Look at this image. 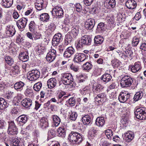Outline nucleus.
Listing matches in <instances>:
<instances>
[{
    "instance_id": "obj_1",
    "label": "nucleus",
    "mask_w": 146,
    "mask_h": 146,
    "mask_svg": "<svg viewBox=\"0 0 146 146\" xmlns=\"http://www.w3.org/2000/svg\"><path fill=\"white\" fill-rule=\"evenodd\" d=\"M120 84L123 88L130 86L133 83L134 78L127 74L121 76Z\"/></svg>"
},
{
    "instance_id": "obj_2",
    "label": "nucleus",
    "mask_w": 146,
    "mask_h": 146,
    "mask_svg": "<svg viewBox=\"0 0 146 146\" xmlns=\"http://www.w3.org/2000/svg\"><path fill=\"white\" fill-rule=\"evenodd\" d=\"M68 139L70 142L79 143L82 142V137L78 132L72 131L69 134Z\"/></svg>"
},
{
    "instance_id": "obj_3",
    "label": "nucleus",
    "mask_w": 146,
    "mask_h": 146,
    "mask_svg": "<svg viewBox=\"0 0 146 146\" xmlns=\"http://www.w3.org/2000/svg\"><path fill=\"white\" fill-rule=\"evenodd\" d=\"M134 113L137 118L140 120H145L146 119V108L141 107L135 111Z\"/></svg>"
},
{
    "instance_id": "obj_4",
    "label": "nucleus",
    "mask_w": 146,
    "mask_h": 146,
    "mask_svg": "<svg viewBox=\"0 0 146 146\" xmlns=\"http://www.w3.org/2000/svg\"><path fill=\"white\" fill-rule=\"evenodd\" d=\"M62 81L65 85H70L72 84L73 82V78L71 74L68 73H64L61 74Z\"/></svg>"
},
{
    "instance_id": "obj_5",
    "label": "nucleus",
    "mask_w": 146,
    "mask_h": 146,
    "mask_svg": "<svg viewBox=\"0 0 146 146\" xmlns=\"http://www.w3.org/2000/svg\"><path fill=\"white\" fill-rule=\"evenodd\" d=\"M8 127L7 133L8 134L15 135L18 133L16 125L13 121L8 122Z\"/></svg>"
},
{
    "instance_id": "obj_6",
    "label": "nucleus",
    "mask_w": 146,
    "mask_h": 146,
    "mask_svg": "<svg viewBox=\"0 0 146 146\" xmlns=\"http://www.w3.org/2000/svg\"><path fill=\"white\" fill-rule=\"evenodd\" d=\"M40 72L37 70H33L27 74V78L31 81L35 80L40 76Z\"/></svg>"
},
{
    "instance_id": "obj_7",
    "label": "nucleus",
    "mask_w": 146,
    "mask_h": 146,
    "mask_svg": "<svg viewBox=\"0 0 146 146\" xmlns=\"http://www.w3.org/2000/svg\"><path fill=\"white\" fill-rule=\"evenodd\" d=\"M94 100L98 103H104L107 101V96L104 93H100L94 95Z\"/></svg>"
},
{
    "instance_id": "obj_8",
    "label": "nucleus",
    "mask_w": 146,
    "mask_h": 146,
    "mask_svg": "<svg viewBox=\"0 0 146 146\" xmlns=\"http://www.w3.org/2000/svg\"><path fill=\"white\" fill-rule=\"evenodd\" d=\"M52 14L58 17H61L64 15V12L62 8L59 6H56L53 9Z\"/></svg>"
},
{
    "instance_id": "obj_9",
    "label": "nucleus",
    "mask_w": 146,
    "mask_h": 146,
    "mask_svg": "<svg viewBox=\"0 0 146 146\" xmlns=\"http://www.w3.org/2000/svg\"><path fill=\"white\" fill-rule=\"evenodd\" d=\"M56 50L52 49L47 54L46 58L47 61L51 62L55 59L56 56Z\"/></svg>"
},
{
    "instance_id": "obj_10",
    "label": "nucleus",
    "mask_w": 146,
    "mask_h": 146,
    "mask_svg": "<svg viewBox=\"0 0 146 146\" xmlns=\"http://www.w3.org/2000/svg\"><path fill=\"white\" fill-rule=\"evenodd\" d=\"M62 40L61 34L60 33L56 34L54 36L52 40V44L54 46H56Z\"/></svg>"
},
{
    "instance_id": "obj_11",
    "label": "nucleus",
    "mask_w": 146,
    "mask_h": 146,
    "mask_svg": "<svg viewBox=\"0 0 146 146\" xmlns=\"http://www.w3.org/2000/svg\"><path fill=\"white\" fill-rule=\"evenodd\" d=\"M27 19L25 17L20 19L17 22V26L19 29H23L25 28L27 22Z\"/></svg>"
},
{
    "instance_id": "obj_12",
    "label": "nucleus",
    "mask_w": 146,
    "mask_h": 146,
    "mask_svg": "<svg viewBox=\"0 0 146 146\" xmlns=\"http://www.w3.org/2000/svg\"><path fill=\"white\" fill-rule=\"evenodd\" d=\"M129 94L125 92H121L119 95L118 99L121 102H124L129 98Z\"/></svg>"
},
{
    "instance_id": "obj_13",
    "label": "nucleus",
    "mask_w": 146,
    "mask_h": 146,
    "mask_svg": "<svg viewBox=\"0 0 146 146\" xmlns=\"http://www.w3.org/2000/svg\"><path fill=\"white\" fill-rule=\"evenodd\" d=\"M130 68L131 72L133 73L138 72L142 68L140 62L139 61L135 62L133 65L130 66Z\"/></svg>"
},
{
    "instance_id": "obj_14",
    "label": "nucleus",
    "mask_w": 146,
    "mask_h": 146,
    "mask_svg": "<svg viewBox=\"0 0 146 146\" xmlns=\"http://www.w3.org/2000/svg\"><path fill=\"white\" fill-rule=\"evenodd\" d=\"M86 58L85 54L83 53H76L74 56L73 60L76 62H82Z\"/></svg>"
},
{
    "instance_id": "obj_15",
    "label": "nucleus",
    "mask_w": 146,
    "mask_h": 146,
    "mask_svg": "<svg viewBox=\"0 0 146 146\" xmlns=\"http://www.w3.org/2000/svg\"><path fill=\"white\" fill-rule=\"evenodd\" d=\"M75 52V49L72 47H69L66 49L64 53V56L65 58H69Z\"/></svg>"
},
{
    "instance_id": "obj_16",
    "label": "nucleus",
    "mask_w": 146,
    "mask_h": 146,
    "mask_svg": "<svg viewBox=\"0 0 146 146\" xmlns=\"http://www.w3.org/2000/svg\"><path fill=\"white\" fill-rule=\"evenodd\" d=\"M95 25L94 20L92 19H88L85 24V27L89 30H92L94 27Z\"/></svg>"
},
{
    "instance_id": "obj_17",
    "label": "nucleus",
    "mask_w": 146,
    "mask_h": 146,
    "mask_svg": "<svg viewBox=\"0 0 146 146\" xmlns=\"http://www.w3.org/2000/svg\"><path fill=\"white\" fill-rule=\"evenodd\" d=\"M45 5L44 4L43 0H36L35 3L36 8L38 10H41L45 8Z\"/></svg>"
},
{
    "instance_id": "obj_18",
    "label": "nucleus",
    "mask_w": 146,
    "mask_h": 146,
    "mask_svg": "<svg viewBox=\"0 0 146 146\" xmlns=\"http://www.w3.org/2000/svg\"><path fill=\"white\" fill-rule=\"evenodd\" d=\"M104 5L107 8L114 7L116 5L115 0H105Z\"/></svg>"
},
{
    "instance_id": "obj_19",
    "label": "nucleus",
    "mask_w": 146,
    "mask_h": 146,
    "mask_svg": "<svg viewBox=\"0 0 146 146\" xmlns=\"http://www.w3.org/2000/svg\"><path fill=\"white\" fill-rule=\"evenodd\" d=\"M125 5L128 9H133L136 8L137 3L134 0H128L126 3Z\"/></svg>"
},
{
    "instance_id": "obj_20",
    "label": "nucleus",
    "mask_w": 146,
    "mask_h": 146,
    "mask_svg": "<svg viewBox=\"0 0 146 146\" xmlns=\"http://www.w3.org/2000/svg\"><path fill=\"white\" fill-rule=\"evenodd\" d=\"M21 103L22 105L24 107L28 109H29L30 107L32 105V102L31 99L29 98H26L21 101Z\"/></svg>"
},
{
    "instance_id": "obj_21",
    "label": "nucleus",
    "mask_w": 146,
    "mask_h": 146,
    "mask_svg": "<svg viewBox=\"0 0 146 146\" xmlns=\"http://www.w3.org/2000/svg\"><path fill=\"white\" fill-rule=\"evenodd\" d=\"M57 80L54 78L49 79L47 82V85L48 88L50 89L54 88L56 85Z\"/></svg>"
},
{
    "instance_id": "obj_22",
    "label": "nucleus",
    "mask_w": 146,
    "mask_h": 146,
    "mask_svg": "<svg viewBox=\"0 0 146 146\" xmlns=\"http://www.w3.org/2000/svg\"><path fill=\"white\" fill-rule=\"evenodd\" d=\"M16 31L14 27L12 26H8L7 29L6 33L7 36H12L15 34Z\"/></svg>"
},
{
    "instance_id": "obj_23",
    "label": "nucleus",
    "mask_w": 146,
    "mask_h": 146,
    "mask_svg": "<svg viewBox=\"0 0 146 146\" xmlns=\"http://www.w3.org/2000/svg\"><path fill=\"white\" fill-rule=\"evenodd\" d=\"M103 88L102 85L100 84H96L93 85V90L94 94H96V93H99L102 91Z\"/></svg>"
},
{
    "instance_id": "obj_24",
    "label": "nucleus",
    "mask_w": 146,
    "mask_h": 146,
    "mask_svg": "<svg viewBox=\"0 0 146 146\" xmlns=\"http://www.w3.org/2000/svg\"><path fill=\"white\" fill-rule=\"evenodd\" d=\"M81 39L85 45H89L91 44L92 39L90 36L84 35L82 37Z\"/></svg>"
},
{
    "instance_id": "obj_25",
    "label": "nucleus",
    "mask_w": 146,
    "mask_h": 146,
    "mask_svg": "<svg viewBox=\"0 0 146 146\" xmlns=\"http://www.w3.org/2000/svg\"><path fill=\"white\" fill-rule=\"evenodd\" d=\"M39 124L43 129H44L48 126V120L44 117H42L40 120Z\"/></svg>"
},
{
    "instance_id": "obj_26",
    "label": "nucleus",
    "mask_w": 146,
    "mask_h": 146,
    "mask_svg": "<svg viewBox=\"0 0 146 146\" xmlns=\"http://www.w3.org/2000/svg\"><path fill=\"white\" fill-rule=\"evenodd\" d=\"M25 84L23 82L20 81L16 83L14 85V87L17 91H20L23 90Z\"/></svg>"
},
{
    "instance_id": "obj_27",
    "label": "nucleus",
    "mask_w": 146,
    "mask_h": 146,
    "mask_svg": "<svg viewBox=\"0 0 146 146\" xmlns=\"http://www.w3.org/2000/svg\"><path fill=\"white\" fill-rule=\"evenodd\" d=\"M13 3V0H2V5L5 8H9L12 6Z\"/></svg>"
},
{
    "instance_id": "obj_28",
    "label": "nucleus",
    "mask_w": 146,
    "mask_h": 146,
    "mask_svg": "<svg viewBox=\"0 0 146 146\" xmlns=\"http://www.w3.org/2000/svg\"><path fill=\"white\" fill-rule=\"evenodd\" d=\"M28 54L26 52H21L19 54V58L20 60L23 62L27 61L29 59Z\"/></svg>"
},
{
    "instance_id": "obj_29",
    "label": "nucleus",
    "mask_w": 146,
    "mask_h": 146,
    "mask_svg": "<svg viewBox=\"0 0 146 146\" xmlns=\"http://www.w3.org/2000/svg\"><path fill=\"white\" fill-rule=\"evenodd\" d=\"M82 121L84 125H87L92 123V119L90 116L86 115L82 117Z\"/></svg>"
},
{
    "instance_id": "obj_30",
    "label": "nucleus",
    "mask_w": 146,
    "mask_h": 146,
    "mask_svg": "<svg viewBox=\"0 0 146 146\" xmlns=\"http://www.w3.org/2000/svg\"><path fill=\"white\" fill-rule=\"evenodd\" d=\"M27 117L26 115H23L19 116L17 120L19 123L23 124L25 123L27 121Z\"/></svg>"
},
{
    "instance_id": "obj_31",
    "label": "nucleus",
    "mask_w": 146,
    "mask_h": 146,
    "mask_svg": "<svg viewBox=\"0 0 146 146\" xmlns=\"http://www.w3.org/2000/svg\"><path fill=\"white\" fill-rule=\"evenodd\" d=\"M66 130L63 126L59 127L57 130V133L58 136L62 137H65L66 134Z\"/></svg>"
},
{
    "instance_id": "obj_32",
    "label": "nucleus",
    "mask_w": 146,
    "mask_h": 146,
    "mask_svg": "<svg viewBox=\"0 0 146 146\" xmlns=\"http://www.w3.org/2000/svg\"><path fill=\"white\" fill-rule=\"evenodd\" d=\"M105 122L104 118L103 117H97L96 120V123L97 125L99 127L103 126Z\"/></svg>"
},
{
    "instance_id": "obj_33",
    "label": "nucleus",
    "mask_w": 146,
    "mask_h": 146,
    "mask_svg": "<svg viewBox=\"0 0 146 146\" xmlns=\"http://www.w3.org/2000/svg\"><path fill=\"white\" fill-rule=\"evenodd\" d=\"M53 119V125L55 127L58 126L60 122V119L57 115H53L52 116Z\"/></svg>"
},
{
    "instance_id": "obj_34",
    "label": "nucleus",
    "mask_w": 146,
    "mask_h": 146,
    "mask_svg": "<svg viewBox=\"0 0 146 146\" xmlns=\"http://www.w3.org/2000/svg\"><path fill=\"white\" fill-rule=\"evenodd\" d=\"M112 76L109 74H105L103 75L101 77V80L106 83H107L110 81L111 79Z\"/></svg>"
},
{
    "instance_id": "obj_35",
    "label": "nucleus",
    "mask_w": 146,
    "mask_h": 146,
    "mask_svg": "<svg viewBox=\"0 0 146 146\" xmlns=\"http://www.w3.org/2000/svg\"><path fill=\"white\" fill-rule=\"evenodd\" d=\"M104 40V38L100 36H96L94 38V43L96 46L99 45L102 43Z\"/></svg>"
},
{
    "instance_id": "obj_36",
    "label": "nucleus",
    "mask_w": 146,
    "mask_h": 146,
    "mask_svg": "<svg viewBox=\"0 0 146 146\" xmlns=\"http://www.w3.org/2000/svg\"><path fill=\"white\" fill-rule=\"evenodd\" d=\"M144 93L142 91L137 92L134 95L133 99L135 101H137L140 100L143 96Z\"/></svg>"
},
{
    "instance_id": "obj_37",
    "label": "nucleus",
    "mask_w": 146,
    "mask_h": 146,
    "mask_svg": "<svg viewBox=\"0 0 146 146\" xmlns=\"http://www.w3.org/2000/svg\"><path fill=\"white\" fill-rule=\"evenodd\" d=\"M125 140L127 142H130L133 139L134 135L131 132L126 133L125 134Z\"/></svg>"
},
{
    "instance_id": "obj_38",
    "label": "nucleus",
    "mask_w": 146,
    "mask_h": 146,
    "mask_svg": "<svg viewBox=\"0 0 146 146\" xmlns=\"http://www.w3.org/2000/svg\"><path fill=\"white\" fill-rule=\"evenodd\" d=\"M96 128L95 127H92L89 131V135L92 137V138H94L96 135L97 132Z\"/></svg>"
},
{
    "instance_id": "obj_39",
    "label": "nucleus",
    "mask_w": 146,
    "mask_h": 146,
    "mask_svg": "<svg viewBox=\"0 0 146 146\" xmlns=\"http://www.w3.org/2000/svg\"><path fill=\"white\" fill-rule=\"evenodd\" d=\"M90 89L89 87L88 86H86L80 91V93L83 95L87 94L88 95L89 94V96H90Z\"/></svg>"
},
{
    "instance_id": "obj_40",
    "label": "nucleus",
    "mask_w": 146,
    "mask_h": 146,
    "mask_svg": "<svg viewBox=\"0 0 146 146\" xmlns=\"http://www.w3.org/2000/svg\"><path fill=\"white\" fill-rule=\"evenodd\" d=\"M69 116L70 119L75 121L78 115L76 112L71 111L69 113Z\"/></svg>"
},
{
    "instance_id": "obj_41",
    "label": "nucleus",
    "mask_w": 146,
    "mask_h": 146,
    "mask_svg": "<svg viewBox=\"0 0 146 146\" xmlns=\"http://www.w3.org/2000/svg\"><path fill=\"white\" fill-rule=\"evenodd\" d=\"M7 106V102L3 98H0V110L4 109Z\"/></svg>"
},
{
    "instance_id": "obj_42",
    "label": "nucleus",
    "mask_w": 146,
    "mask_h": 146,
    "mask_svg": "<svg viewBox=\"0 0 146 146\" xmlns=\"http://www.w3.org/2000/svg\"><path fill=\"white\" fill-rule=\"evenodd\" d=\"M104 24L103 23H99L96 29V32L101 33L104 31Z\"/></svg>"
},
{
    "instance_id": "obj_43",
    "label": "nucleus",
    "mask_w": 146,
    "mask_h": 146,
    "mask_svg": "<svg viewBox=\"0 0 146 146\" xmlns=\"http://www.w3.org/2000/svg\"><path fill=\"white\" fill-rule=\"evenodd\" d=\"M49 15L46 13L42 14L40 16V19L43 21L46 22L49 19Z\"/></svg>"
},
{
    "instance_id": "obj_44",
    "label": "nucleus",
    "mask_w": 146,
    "mask_h": 146,
    "mask_svg": "<svg viewBox=\"0 0 146 146\" xmlns=\"http://www.w3.org/2000/svg\"><path fill=\"white\" fill-rule=\"evenodd\" d=\"M92 66L89 62H87L84 64L82 66V69L84 70H88L92 68Z\"/></svg>"
},
{
    "instance_id": "obj_45",
    "label": "nucleus",
    "mask_w": 146,
    "mask_h": 146,
    "mask_svg": "<svg viewBox=\"0 0 146 146\" xmlns=\"http://www.w3.org/2000/svg\"><path fill=\"white\" fill-rule=\"evenodd\" d=\"M72 38L71 36L69 35H66L65 38L64 44L67 45L70 43L72 40Z\"/></svg>"
},
{
    "instance_id": "obj_46",
    "label": "nucleus",
    "mask_w": 146,
    "mask_h": 146,
    "mask_svg": "<svg viewBox=\"0 0 146 146\" xmlns=\"http://www.w3.org/2000/svg\"><path fill=\"white\" fill-rule=\"evenodd\" d=\"M6 62L10 66L12 65L14 63L13 59L9 56H7L5 58Z\"/></svg>"
},
{
    "instance_id": "obj_47",
    "label": "nucleus",
    "mask_w": 146,
    "mask_h": 146,
    "mask_svg": "<svg viewBox=\"0 0 146 146\" xmlns=\"http://www.w3.org/2000/svg\"><path fill=\"white\" fill-rule=\"evenodd\" d=\"M66 103L67 104H69L71 106H74L76 104L75 98L74 97L70 98L66 101Z\"/></svg>"
},
{
    "instance_id": "obj_48",
    "label": "nucleus",
    "mask_w": 146,
    "mask_h": 146,
    "mask_svg": "<svg viewBox=\"0 0 146 146\" xmlns=\"http://www.w3.org/2000/svg\"><path fill=\"white\" fill-rule=\"evenodd\" d=\"M42 86V84L40 82H38L35 84L33 86V89L36 91H39Z\"/></svg>"
},
{
    "instance_id": "obj_49",
    "label": "nucleus",
    "mask_w": 146,
    "mask_h": 146,
    "mask_svg": "<svg viewBox=\"0 0 146 146\" xmlns=\"http://www.w3.org/2000/svg\"><path fill=\"white\" fill-rule=\"evenodd\" d=\"M105 133L108 138L111 139L113 135V132L112 130L110 129H108L105 131Z\"/></svg>"
},
{
    "instance_id": "obj_50",
    "label": "nucleus",
    "mask_w": 146,
    "mask_h": 146,
    "mask_svg": "<svg viewBox=\"0 0 146 146\" xmlns=\"http://www.w3.org/2000/svg\"><path fill=\"white\" fill-rule=\"evenodd\" d=\"M106 20L109 24H110L112 26H113L115 21L113 17H108L106 18ZM112 27H113V26Z\"/></svg>"
},
{
    "instance_id": "obj_51",
    "label": "nucleus",
    "mask_w": 146,
    "mask_h": 146,
    "mask_svg": "<svg viewBox=\"0 0 146 146\" xmlns=\"http://www.w3.org/2000/svg\"><path fill=\"white\" fill-rule=\"evenodd\" d=\"M29 29L30 31L33 32L35 28V23L34 21H31L29 25Z\"/></svg>"
},
{
    "instance_id": "obj_52",
    "label": "nucleus",
    "mask_w": 146,
    "mask_h": 146,
    "mask_svg": "<svg viewBox=\"0 0 146 146\" xmlns=\"http://www.w3.org/2000/svg\"><path fill=\"white\" fill-rule=\"evenodd\" d=\"M33 36L35 40L40 39L41 36V34L37 31H33Z\"/></svg>"
},
{
    "instance_id": "obj_53",
    "label": "nucleus",
    "mask_w": 146,
    "mask_h": 146,
    "mask_svg": "<svg viewBox=\"0 0 146 146\" xmlns=\"http://www.w3.org/2000/svg\"><path fill=\"white\" fill-rule=\"evenodd\" d=\"M66 95L65 92L61 91L58 94V100L59 102L61 103L62 102V99L64 95Z\"/></svg>"
},
{
    "instance_id": "obj_54",
    "label": "nucleus",
    "mask_w": 146,
    "mask_h": 146,
    "mask_svg": "<svg viewBox=\"0 0 146 146\" xmlns=\"http://www.w3.org/2000/svg\"><path fill=\"white\" fill-rule=\"evenodd\" d=\"M72 34L74 36H76L77 35L79 32V28L78 27L76 26L75 27H73L71 31Z\"/></svg>"
},
{
    "instance_id": "obj_55",
    "label": "nucleus",
    "mask_w": 146,
    "mask_h": 146,
    "mask_svg": "<svg viewBox=\"0 0 146 146\" xmlns=\"http://www.w3.org/2000/svg\"><path fill=\"white\" fill-rule=\"evenodd\" d=\"M20 142V141L17 139H13L11 142V146H19Z\"/></svg>"
},
{
    "instance_id": "obj_56",
    "label": "nucleus",
    "mask_w": 146,
    "mask_h": 146,
    "mask_svg": "<svg viewBox=\"0 0 146 146\" xmlns=\"http://www.w3.org/2000/svg\"><path fill=\"white\" fill-rule=\"evenodd\" d=\"M75 45L77 48H82L84 45H85L81 39L80 40L78 41L77 42H76Z\"/></svg>"
},
{
    "instance_id": "obj_57",
    "label": "nucleus",
    "mask_w": 146,
    "mask_h": 146,
    "mask_svg": "<svg viewBox=\"0 0 146 146\" xmlns=\"http://www.w3.org/2000/svg\"><path fill=\"white\" fill-rule=\"evenodd\" d=\"M139 42V39L136 36H134L133 39L132 44L133 46H136L138 44Z\"/></svg>"
},
{
    "instance_id": "obj_58",
    "label": "nucleus",
    "mask_w": 146,
    "mask_h": 146,
    "mask_svg": "<svg viewBox=\"0 0 146 146\" xmlns=\"http://www.w3.org/2000/svg\"><path fill=\"white\" fill-rule=\"evenodd\" d=\"M75 7L78 12H80L82 10V7L79 3L76 4L75 5Z\"/></svg>"
},
{
    "instance_id": "obj_59",
    "label": "nucleus",
    "mask_w": 146,
    "mask_h": 146,
    "mask_svg": "<svg viewBox=\"0 0 146 146\" xmlns=\"http://www.w3.org/2000/svg\"><path fill=\"white\" fill-rule=\"evenodd\" d=\"M48 28L52 32H53L56 28V26L54 23H52L50 24L48 26Z\"/></svg>"
},
{
    "instance_id": "obj_60",
    "label": "nucleus",
    "mask_w": 146,
    "mask_h": 146,
    "mask_svg": "<svg viewBox=\"0 0 146 146\" xmlns=\"http://www.w3.org/2000/svg\"><path fill=\"white\" fill-rule=\"evenodd\" d=\"M6 122L4 120L0 119V129H3L6 126Z\"/></svg>"
},
{
    "instance_id": "obj_61",
    "label": "nucleus",
    "mask_w": 146,
    "mask_h": 146,
    "mask_svg": "<svg viewBox=\"0 0 146 146\" xmlns=\"http://www.w3.org/2000/svg\"><path fill=\"white\" fill-rule=\"evenodd\" d=\"M25 94L26 96H30L33 95V93L31 90L29 89H27L25 91Z\"/></svg>"
},
{
    "instance_id": "obj_62",
    "label": "nucleus",
    "mask_w": 146,
    "mask_h": 146,
    "mask_svg": "<svg viewBox=\"0 0 146 146\" xmlns=\"http://www.w3.org/2000/svg\"><path fill=\"white\" fill-rule=\"evenodd\" d=\"M93 0H84V3L87 6L90 5L93 2Z\"/></svg>"
},
{
    "instance_id": "obj_63",
    "label": "nucleus",
    "mask_w": 146,
    "mask_h": 146,
    "mask_svg": "<svg viewBox=\"0 0 146 146\" xmlns=\"http://www.w3.org/2000/svg\"><path fill=\"white\" fill-rule=\"evenodd\" d=\"M140 48L141 49L144 50H146V41L141 44Z\"/></svg>"
},
{
    "instance_id": "obj_64",
    "label": "nucleus",
    "mask_w": 146,
    "mask_h": 146,
    "mask_svg": "<svg viewBox=\"0 0 146 146\" xmlns=\"http://www.w3.org/2000/svg\"><path fill=\"white\" fill-rule=\"evenodd\" d=\"M141 18L140 13L139 12L137 13L134 17V18L136 20H139Z\"/></svg>"
}]
</instances>
